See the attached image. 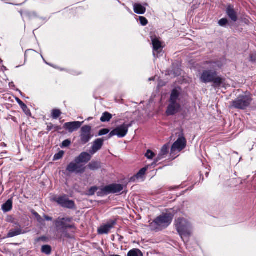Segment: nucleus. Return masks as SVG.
I'll use <instances>...</instances> for the list:
<instances>
[{"label":"nucleus","mask_w":256,"mask_h":256,"mask_svg":"<svg viewBox=\"0 0 256 256\" xmlns=\"http://www.w3.org/2000/svg\"><path fill=\"white\" fill-rule=\"evenodd\" d=\"M88 167L92 170H95L100 168V162L92 161L88 165Z\"/></svg>","instance_id":"27"},{"label":"nucleus","mask_w":256,"mask_h":256,"mask_svg":"<svg viewBox=\"0 0 256 256\" xmlns=\"http://www.w3.org/2000/svg\"><path fill=\"white\" fill-rule=\"evenodd\" d=\"M66 170L70 173L83 174L86 171V167L75 161L70 162L66 168Z\"/></svg>","instance_id":"8"},{"label":"nucleus","mask_w":256,"mask_h":256,"mask_svg":"<svg viewBox=\"0 0 256 256\" xmlns=\"http://www.w3.org/2000/svg\"><path fill=\"white\" fill-rule=\"evenodd\" d=\"M38 56V53L33 50H28L26 51L24 56L26 60H30L35 59Z\"/></svg>","instance_id":"20"},{"label":"nucleus","mask_w":256,"mask_h":256,"mask_svg":"<svg viewBox=\"0 0 256 256\" xmlns=\"http://www.w3.org/2000/svg\"><path fill=\"white\" fill-rule=\"evenodd\" d=\"M84 122H66L64 124V128L69 132H72L79 129Z\"/></svg>","instance_id":"12"},{"label":"nucleus","mask_w":256,"mask_h":256,"mask_svg":"<svg viewBox=\"0 0 256 256\" xmlns=\"http://www.w3.org/2000/svg\"><path fill=\"white\" fill-rule=\"evenodd\" d=\"M104 141L102 138H98L95 140L92 147V150L96 152L100 149L103 145Z\"/></svg>","instance_id":"22"},{"label":"nucleus","mask_w":256,"mask_h":256,"mask_svg":"<svg viewBox=\"0 0 256 256\" xmlns=\"http://www.w3.org/2000/svg\"><path fill=\"white\" fill-rule=\"evenodd\" d=\"M133 122L130 124H124L113 129V136H117L118 138H122L124 137L128 132V129L132 126Z\"/></svg>","instance_id":"10"},{"label":"nucleus","mask_w":256,"mask_h":256,"mask_svg":"<svg viewBox=\"0 0 256 256\" xmlns=\"http://www.w3.org/2000/svg\"><path fill=\"white\" fill-rule=\"evenodd\" d=\"M61 129H62V128L60 126L54 125V131H58V130H60Z\"/></svg>","instance_id":"47"},{"label":"nucleus","mask_w":256,"mask_h":256,"mask_svg":"<svg viewBox=\"0 0 256 256\" xmlns=\"http://www.w3.org/2000/svg\"><path fill=\"white\" fill-rule=\"evenodd\" d=\"M186 146V140L183 136L180 137L176 142L172 145L171 148L170 154L172 155L176 152H178L182 150Z\"/></svg>","instance_id":"11"},{"label":"nucleus","mask_w":256,"mask_h":256,"mask_svg":"<svg viewBox=\"0 0 256 256\" xmlns=\"http://www.w3.org/2000/svg\"><path fill=\"white\" fill-rule=\"evenodd\" d=\"M98 190V188L97 186H92L88 190V194L90 196L94 195Z\"/></svg>","instance_id":"37"},{"label":"nucleus","mask_w":256,"mask_h":256,"mask_svg":"<svg viewBox=\"0 0 256 256\" xmlns=\"http://www.w3.org/2000/svg\"><path fill=\"white\" fill-rule=\"evenodd\" d=\"M180 108L179 102H170L166 112L168 116H172L178 112Z\"/></svg>","instance_id":"13"},{"label":"nucleus","mask_w":256,"mask_h":256,"mask_svg":"<svg viewBox=\"0 0 256 256\" xmlns=\"http://www.w3.org/2000/svg\"><path fill=\"white\" fill-rule=\"evenodd\" d=\"M250 61L254 62L256 60V55L251 54L250 56Z\"/></svg>","instance_id":"45"},{"label":"nucleus","mask_w":256,"mask_h":256,"mask_svg":"<svg viewBox=\"0 0 256 256\" xmlns=\"http://www.w3.org/2000/svg\"><path fill=\"white\" fill-rule=\"evenodd\" d=\"M168 148H169V145L168 144H164L162 147L158 156L155 160V161L156 162H158V161L160 160H162L166 157V156L167 155V154L168 152Z\"/></svg>","instance_id":"18"},{"label":"nucleus","mask_w":256,"mask_h":256,"mask_svg":"<svg viewBox=\"0 0 256 256\" xmlns=\"http://www.w3.org/2000/svg\"><path fill=\"white\" fill-rule=\"evenodd\" d=\"M139 20L140 24L143 26H146L148 23V21L146 18L144 16H140Z\"/></svg>","instance_id":"38"},{"label":"nucleus","mask_w":256,"mask_h":256,"mask_svg":"<svg viewBox=\"0 0 256 256\" xmlns=\"http://www.w3.org/2000/svg\"><path fill=\"white\" fill-rule=\"evenodd\" d=\"M180 93L176 89H174L172 92L170 102H179V96Z\"/></svg>","instance_id":"21"},{"label":"nucleus","mask_w":256,"mask_h":256,"mask_svg":"<svg viewBox=\"0 0 256 256\" xmlns=\"http://www.w3.org/2000/svg\"><path fill=\"white\" fill-rule=\"evenodd\" d=\"M92 158V156L90 154L86 152H82L78 156L76 157L74 159V161L80 163H88Z\"/></svg>","instance_id":"14"},{"label":"nucleus","mask_w":256,"mask_h":256,"mask_svg":"<svg viewBox=\"0 0 256 256\" xmlns=\"http://www.w3.org/2000/svg\"><path fill=\"white\" fill-rule=\"evenodd\" d=\"M92 128L90 126L86 125L81 128L80 143L82 144L88 143L92 137L91 134Z\"/></svg>","instance_id":"9"},{"label":"nucleus","mask_w":256,"mask_h":256,"mask_svg":"<svg viewBox=\"0 0 256 256\" xmlns=\"http://www.w3.org/2000/svg\"><path fill=\"white\" fill-rule=\"evenodd\" d=\"M128 256H143V254L140 250L134 248L128 252Z\"/></svg>","instance_id":"28"},{"label":"nucleus","mask_w":256,"mask_h":256,"mask_svg":"<svg viewBox=\"0 0 256 256\" xmlns=\"http://www.w3.org/2000/svg\"><path fill=\"white\" fill-rule=\"evenodd\" d=\"M64 155V152L63 150H60L56 154L54 157V160H58L62 158Z\"/></svg>","instance_id":"34"},{"label":"nucleus","mask_w":256,"mask_h":256,"mask_svg":"<svg viewBox=\"0 0 256 256\" xmlns=\"http://www.w3.org/2000/svg\"><path fill=\"white\" fill-rule=\"evenodd\" d=\"M226 13L230 18L234 22L238 20L237 13L232 6H228L226 10Z\"/></svg>","instance_id":"16"},{"label":"nucleus","mask_w":256,"mask_h":256,"mask_svg":"<svg viewBox=\"0 0 256 256\" xmlns=\"http://www.w3.org/2000/svg\"><path fill=\"white\" fill-rule=\"evenodd\" d=\"M110 132V130L108 128H103L100 130L98 132V136H103L108 134Z\"/></svg>","instance_id":"40"},{"label":"nucleus","mask_w":256,"mask_h":256,"mask_svg":"<svg viewBox=\"0 0 256 256\" xmlns=\"http://www.w3.org/2000/svg\"><path fill=\"white\" fill-rule=\"evenodd\" d=\"M114 222L113 221V223H112L113 226L114 225Z\"/></svg>","instance_id":"52"},{"label":"nucleus","mask_w":256,"mask_h":256,"mask_svg":"<svg viewBox=\"0 0 256 256\" xmlns=\"http://www.w3.org/2000/svg\"><path fill=\"white\" fill-rule=\"evenodd\" d=\"M16 229H12L7 234L8 238H12L22 234H25V232L22 229V226L16 227Z\"/></svg>","instance_id":"19"},{"label":"nucleus","mask_w":256,"mask_h":256,"mask_svg":"<svg viewBox=\"0 0 256 256\" xmlns=\"http://www.w3.org/2000/svg\"><path fill=\"white\" fill-rule=\"evenodd\" d=\"M46 124H47L46 130L48 131L46 133L48 134L49 132L54 129V125L51 122L46 123Z\"/></svg>","instance_id":"41"},{"label":"nucleus","mask_w":256,"mask_h":256,"mask_svg":"<svg viewBox=\"0 0 256 256\" xmlns=\"http://www.w3.org/2000/svg\"><path fill=\"white\" fill-rule=\"evenodd\" d=\"M47 240H48V238L45 236H42L38 238L35 240V242H38L40 241L46 242Z\"/></svg>","instance_id":"42"},{"label":"nucleus","mask_w":256,"mask_h":256,"mask_svg":"<svg viewBox=\"0 0 256 256\" xmlns=\"http://www.w3.org/2000/svg\"><path fill=\"white\" fill-rule=\"evenodd\" d=\"M112 256V255H110V256Z\"/></svg>","instance_id":"53"},{"label":"nucleus","mask_w":256,"mask_h":256,"mask_svg":"<svg viewBox=\"0 0 256 256\" xmlns=\"http://www.w3.org/2000/svg\"><path fill=\"white\" fill-rule=\"evenodd\" d=\"M69 228H62L60 230H57L58 234H59L58 236V238L60 240H64V238H68L71 239L74 237V231H72V234H70L68 232V229Z\"/></svg>","instance_id":"15"},{"label":"nucleus","mask_w":256,"mask_h":256,"mask_svg":"<svg viewBox=\"0 0 256 256\" xmlns=\"http://www.w3.org/2000/svg\"><path fill=\"white\" fill-rule=\"evenodd\" d=\"M126 185L113 184V194H117L118 195L122 194L126 192Z\"/></svg>","instance_id":"17"},{"label":"nucleus","mask_w":256,"mask_h":256,"mask_svg":"<svg viewBox=\"0 0 256 256\" xmlns=\"http://www.w3.org/2000/svg\"><path fill=\"white\" fill-rule=\"evenodd\" d=\"M36 218L39 222H41L42 220V217L38 214H36Z\"/></svg>","instance_id":"48"},{"label":"nucleus","mask_w":256,"mask_h":256,"mask_svg":"<svg viewBox=\"0 0 256 256\" xmlns=\"http://www.w3.org/2000/svg\"><path fill=\"white\" fill-rule=\"evenodd\" d=\"M54 200L64 208L74 209L76 206L74 201L69 200L66 194L54 198Z\"/></svg>","instance_id":"6"},{"label":"nucleus","mask_w":256,"mask_h":256,"mask_svg":"<svg viewBox=\"0 0 256 256\" xmlns=\"http://www.w3.org/2000/svg\"><path fill=\"white\" fill-rule=\"evenodd\" d=\"M112 117V115L108 112H105L103 114L102 116L100 118V120L102 122H108Z\"/></svg>","instance_id":"31"},{"label":"nucleus","mask_w":256,"mask_h":256,"mask_svg":"<svg viewBox=\"0 0 256 256\" xmlns=\"http://www.w3.org/2000/svg\"><path fill=\"white\" fill-rule=\"evenodd\" d=\"M36 214H38L36 212H35L34 213V215L36 216Z\"/></svg>","instance_id":"51"},{"label":"nucleus","mask_w":256,"mask_h":256,"mask_svg":"<svg viewBox=\"0 0 256 256\" xmlns=\"http://www.w3.org/2000/svg\"><path fill=\"white\" fill-rule=\"evenodd\" d=\"M152 44L153 47V55L154 57L158 58L161 56L162 52L163 46L162 42L156 36H151Z\"/></svg>","instance_id":"7"},{"label":"nucleus","mask_w":256,"mask_h":256,"mask_svg":"<svg viewBox=\"0 0 256 256\" xmlns=\"http://www.w3.org/2000/svg\"><path fill=\"white\" fill-rule=\"evenodd\" d=\"M145 156L148 159H152L154 158V154L152 150H147V152L145 154Z\"/></svg>","instance_id":"36"},{"label":"nucleus","mask_w":256,"mask_h":256,"mask_svg":"<svg viewBox=\"0 0 256 256\" xmlns=\"http://www.w3.org/2000/svg\"><path fill=\"white\" fill-rule=\"evenodd\" d=\"M109 138L112 136V132H111L108 134Z\"/></svg>","instance_id":"49"},{"label":"nucleus","mask_w":256,"mask_h":256,"mask_svg":"<svg viewBox=\"0 0 256 256\" xmlns=\"http://www.w3.org/2000/svg\"><path fill=\"white\" fill-rule=\"evenodd\" d=\"M176 226L182 239H184V238H188L190 235L191 226L185 218H178L176 220Z\"/></svg>","instance_id":"4"},{"label":"nucleus","mask_w":256,"mask_h":256,"mask_svg":"<svg viewBox=\"0 0 256 256\" xmlns=\"http://www.w3.org/2000/svg\"><path fill=\"white\" fill-rule=\"evenodd\" d=\"M103 188V191L104 192L105 195L112 192V184H109L104 186Z\"/></svg>","instance_id":"33"},{"label":"nucleus","mask_w":256,"mask_h":256,"mask_svg":"<svg viewBox=\"0 0 256 256\" xmlns=\"http://www.w3.org/2000/svg\"><path fill=\"white\" fill-rule=\"evenodd\" d=\"M52 247L49 245H44L42 247V252L47 255H50L52 253Z\"/></svg>","instance_id":"30"},{"label":"nucleus","mask_w":256,"mask_h":256,"mask_svg":"<svg viewBox=\"0 0 256 256\" xmlns=\"http://www.w3.org/2000/svg\"><path fill=\"white\" fill-rule=\"evenodd\" d=\"M71 144V142L69 140H66L63 141L62 143V147H68L70 146Z\"/></svg>","instance_id":"43"},{"label":"nucleus","mask_w":256,"mask_h":256,"mask_svg":"<svg viewBox=\"0 0 256 256\" xmlns=\"http://www.w3.org/2000/svg\"><path fill=\"white\" fill-rule=\"evenodd\" d=\"M147 170L146 168H142L136 174V176L137 178H141L143 175H144Z\"/></svg>","instance_id":"35"},{"label":"nucleus","mask_w":256,"mask_h":256,"mask_svg":"<svg viewBox=\"0 0 256 256\" xmlns=\"http://www.w3.org/2000/svg\"><path fill=\"white\" fill-rule=\"evenodd\" d=\"M72 218H60L59 217L57 220L54 221L56 228L57 230H60L64 228H74V230H76V228L74 224H70L67 222H72Z\"/></svg>","instance_id":"5"},{"label":"nucleus","mask_w":256,"mask_h":256,"mask_svg":"<svg viewBox=\"0 0 256 256\" xmlns=\"http://www.w3.org/2000/svg\"><path fill=\"white\" fill-rule=\"evenodd\" d=\"M8 222L14 224V226L16 227H20L21 225L20 224L18 220L12 216H10L8 218Z\"/></svg>","instance_id":"32"},{"label":"nucleus","mask_w":256,"mask_h":256,"mask_svg":"<svg viewBox=\"0 0 256 256\" xmlns=\"http://www.w3.org/2000/svg\"><path fill=\"white\" fill-rule=\"evenodd\" d=\"M228 20L226 18H224L218 21V24L221 26H224L228 24Z\"/></svg>","instance_id":"39"},{"label":"nucleus","mask_w":256,"mask_h":256,"mask_svg":"<svg viewBox=\"0 0 256 256\" xmlns=\"http://www.w3.org/2000/svg\"><path fill=\"white\" fill-rule=\"evenodd\" d=\"M172 217L170 214H164L158 216L150 224L152 228L156 231L162 230L167 228L172 222Z\"/></svg>","instance_id":"2"},{"label":"nucleus","mask_w":256,"mask_h":256,"mask_svg":"<svg viewBox=\"0 0 256 256\" xmlns=\"http://www.w3.org/2000/svg\"><path fill=\"white\" fill-rule=\"evenodd\" d=\"M16 102L19 104L20 108H22V110H23L24 112L26 115H28V114H30V110L28 108V107L25 104H24L22 100H21L20 98H17Z\"/></svg>","instance_id":"26"},{"label":"nucleus","mask_w":256,"mask_h":256,"mask_svg":"<svg viewBox=\"0 0 256 256\" xmlns=\"http://www.w3.org/2000/svg\"><path fill=\"white\" fill-rule=\"evenodd\" d=\"M12 208V201L11 199L8 200L2 206V209L4 212H8Z\"/></svg>","instance_id":"25"},{"label":"nucleus","mask_w":256,"mask_h":256,"mask_svg":"<svg viewBox=\"0 0 256 256\" xmlns=\"http://www.w3.org/2000/svg\"><path fill=\"white\" fill-rule=\"evenodd\" d=\"M97 196H105L104 192L103 191V188H100L98 192H97Z\"/></svg>","instance_id":"44"},{"label":"nucleus","mask_w":256,"mask_h":256,"mask_svg":"<svg viewBox=\"0 0 256 256\" xmlns=\"http://www.w3.org/2000/svg\"><path fill=\"white\" fill-rule=\"evenodd\" d=\"M62 114V112L60 110L54 108L52 110L51 117L52 119H57Z\"/></svg>","instance_id":"29"},{"label":"nucleus","mask_w":256,"mask_h":256,"mask_svg":"<svg viewBox=\"0 0 256 256\" xmlns=\"http://www.w3.org/2000/svg\"><path fill=\"white\" fill-rule=\"evenodd\" d=\"M82 74V72H78L76 73V74H77V75H79V74Z\"/></svg>","instance_id":"50"},{"label":"nucleus","mask_w":256,"mask_h":256,"mask_svg":"<svg viewBox=\"0 0 256 256\" xmlns=\"http://www.w3.org/2000/svg\"><path fill=\"white\" fill-rule=\"evenodd\" d=\"M210 64V69L203 70L200 76V80L204 84L212 82V86L214 88L224 86L226 84V79L218 76L216 70L214 68L216 64L214 62H206Z\"/></svg>","instance_id":"1"},{"label":"nucleus","mask_w":256,"mask_h":256,"mask_svg":"<svg viewBox=\"0 0 256 256\" xmlns=\"http://www.w3.org/2000/svg\"><path fill=\"white\" fill-rule=\"evenodd\" d=\"M112 228V224H106L104 226H101L98 229V233L99 234H103L108 233V232L110 231L111 228Z\"/></svg>","instance_id":"23"},{"label":"nucleus","mask_w":256,"mask_h":256,"mask_svg":"<svg viewBox=\"0 0 256 256\" xmlns=\"http://www.w3.org/2000/svg\"><path fill=\"white\" fill-rule=\"evenodd\" d=\"M250 94L248 92H243L230 102V107L239 110L246 108L252 102Z\"/></svg>","instance_id":"3"},{"label":"nucleus","mask_w":256,"mask_h":256,"mask_svg":"<svg viewBox=\"0 0 256 256\" xmlns=\"http://www.w3.org/2000/svg\"><path fill=\"white\" fill-rule=\"evenodd\" d=\"M44 220L47 221H52V217L49 216L47 215H44Z\"/></svg>","instance_id":"46"},{"label":"nucleus","mask_w":256,"mask_h":256,"mask_svg":"<svg viewBox=\"0 0 256 256\" xmlns=\"http://www.w3.org/2000/svg\"><path fill=\"white\" fill-rule=\"evenodd\" d=\"M134 10L136 14H142L145 13L146 8L140 4H135L134 6Z\"/></svg>","instance_id":"24"}]
</instances>
